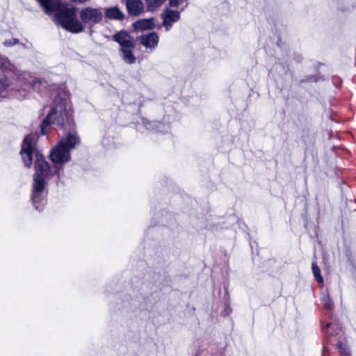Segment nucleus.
<instances>
[{
    "mask_svg": "<svg viewBox=\"0 0 356 356\" xmlns=\"http://www.w3.org/2000/svg\"><path fill=\"white\" fill-rule=\"evenodd\" d=\"M184 0H170V4L171 6H178L182 3Z\"/></svg>",
    "mask_w": 356,
    "mask_h": 356,
    "instance_id": "19",
    "label": "nucleus"
},
{
    "mask_svg": "<svg viewBox=\"0 0 356 356\" xmlns=\"http://www.w3.org/2000/svg\"><path fill=\"white\" fill-rule=\"evenodd\" d=\"M105 15L107 17L115 19L124 18L123 13L118 7H111L105 10Z\"/></svg>",
    "mask_w": 356,
    "mask_h": 356,
    "instance_id": "12",
    "label": "nucleus"
},
{
    "mask_svg": "<svg viewBox=\"0 0 356 356\" xmlns=\"http://www.w3.org/2000/svg\"><path fill=\"white\" fill-rule=\"evenodd\" d=\"M312 268L314 276L319 283H322L323 282V279L321 275V270L317 264L316 263H312Z\"/></svg>",
    "mask_w": 356,
    "mask_h": 356,
    "instance_id": "15",
    "label": "nucleus"
},
{
    "mask_svg": "<svg viewBox=\"0 0 356 356\" xmlns=\"http://www.w3.org/2000/svg\"><path fill=\"white\" fill-rule=\"evenodd\" d=\"M26 96H27L26 93L25 92L24 90H23V95H20L19 96H17V97L24 99V98H26Z\"/></svg>",
    "mask_w": 356,
    "mask_h": 356,
    "instance_id": "21",
    "label": "nucleus"
},
{
    "mask_svg": "<svg viewBox=\"0 0 356 356\" xmlns=\"http://www.w3.org/2000/svg\"><path fill=\"white\" fill-rule=\"evenodd\" d=\"M37 1L44 8V9L47 13H50L55 10L60 11L61 9L63 8H60V5H61L60 0H37ZM65 8L66 7H65L64 8ZM58 13L59 12H58L56 13V17H55L56 18V15L58 14Z\"/></svg>",
    "mask_w": 356,
    "mask_h": 356,
    "instance_id": "8",
    "label": "nucleus"
},
{
    "mask_svg": "<svg viewBox=\"0 0 356 356\" xmlns=\"http://www.w3.org/2000/svg\"><path fill=\"white\" fill-rule=\"evenodd\" d=\"M321 301L325 308L327 309H332L334 307V303L330 298L327 292L324 293L321 297Z\"/></svg>",
    "mask_w": 356,
    "mask_h": 356,
    "instance_id": "14",
    "label": "nucleus"
},
{
    "mask_svg": "<svg viewBox=\"0 0 356 356\" xmlns=\"http://www.w3.org/2000/svg\"><path fill=\"white\" fill-rule=\"evenodd\" d=\"M330 325V323L327 324V327H328Z\"/></svg>",
    "mask_w": 356,
    "mask_h": 356,
    "instance_id": "22",
    "label": "nucleus"
},
{
    "mask_svg": "<svg viewBox=\"0 0 356 356\" xmlns=\"http://www.w3.org/2000/svg\"><path fill=\"white\" fill-rule=\"evenodd\" d=\"M149 8H153L160 6L165 0H145Z\"/></svg>",
    "mask_w": 356,
    "mask_h": 356,
    "instance_id": "16",
    "label": "nucleus"
},
{
    "mask_svg": "<svg viewBox=\"0 0 356 356\" xmlns=\"http://www.w3.org/2000/svg\"><path fill=\"white\" fill-rule=\"evenodd\" d=\"M159 39L158 35L152 32L140 36L139 42L145 48L154 49L158 45Z\"/></svg>",
    "mask_w": 356,
    "mask_h": 356,
    "instance_id": "5",
    "label": "nucleus"
},
{
    "mask_svg": "<svg viewBox=\"0 0 356 356\" xmlns=\"http://www.w3.org/2000/svg\"><path fill=\"white\" fill-rule=\"evenodd\" d=\"M8 85L6 80L0 79V96L2 95L3 92L8 88Z\"/></svg>",
    "mask_w": 356,
    "mask_h": 356,
    "instance_id": "18",
    "label": "nucleus"
},
{
    "mask_svg": "<svg viewBox=\"0 0 356 356\" xmlns=\"http://www.w3.org/2000/svg\"><path fill=\"white\" fill-rule=\"evenodd\" d=\"M163 19V25L165 27L166 31H168L172 26V23L177 22L180 18V13L176 10L166 9L162 13Z\"/></svg>",
    "mask_w": 356,
    "mask_h": 356,
    "instance_id": "7",
    "label": "nucleus"
},
{
    "mask_svg": "<svg viewBox=\"0 0 356 356\" xmlns=\"http://www.w3.org/2000/svg\"><path fill=\"white\" fill-rule=\"evenodd\" d=\"M31 88L41 94H47L49 92L56 90V92L61 89H58L57 86L49 84L47 80L44 79H35L31 83Z\"/></svg>",
    "mask_w": 356,
    "mask_h": 356,
    "instance_id": "4",
    "label": "nucleus"
},
{
    "mask_svg": "<svg viewBox=\"0 0 356 356\" xmlns=\"http://www.w3.org/2000/svg\"><path fill=\"white\" fill-rule=\"evenodd\" d=\"M0 70L5 72H11L16 74L17 72V67L8 59L7 57L0 54Z\"/></svg>",
    "mask_w": 356,
    "mask_h": 356,
    "instance_id": "11",
    "label": "nucleus"
},
{
    "mask_svg": "<svg viewBox=\"0 0 356 356\" xmlns=\"http://www.w3.org/2000/svg\"><path fill=\"white\" fill-rule=\"evenodd\" d=\"M17 43H18V40L15 39V38H12V39H9V40H6L3 42V45L6 47H10Z\"/></svg>",
    "mask_w": 356,
    "mask_h": 356,
    "instance_id": "17",
    "label": "nucleus"
},
{
    "mask_svg": "<svg viewBox=\"0 0 356 356\" xmlns=\"http://www.w3.org/2000/svg\"><path fill=\"white\" fill-rule=\"evenodd\" d=\"M133 49L134 47L121 48L122 58L127 63L131 64L136 60V58L132 54Z\"/></svg>",
    "mask_w": 356,
    "mask_h": 356,
    "instance_id": "13",
    "label": "nucleus"
},
{
    "mask_svg": "<svg viewBox=\"0 0 356 356\" xmlns=\"http://www.w3.org/2000/svg\"><path fill=\"white\" fill-rule=\"evenodd\" d=\"M72 119V110L70 94L65 90H60L54 98L51 108L41 126L42 134H45V129L50 124H55L58 127H64L66 124L70 127Z\"/></svg>",
    "mask_w": 356,
    "mask_h": 356,
    "instance_id": "3",
    "label": "nucleus"
},
{
    "mask_svg": "<svg viewBox=\"0 0 356 356\" xmlns=\"http://www.w3.org/2000/svg\"><path fill=\"white\" fill-rule=\"evenodd\" d=\"M37 136L30 134L25 137L20 151L22 161L25 166L29 168L35 156V174L31 193L33 207L37 210H42L46 204L47 191L45 186L48 179L54 175L58 179L63 172V165L71 158L70 150L80 143V138L76 133H69L60 139L50 153V159L54 165L50 168L44 156L36 152Z\"/></svg>",
    "mask_w": 356,
    "mask_h": 356,
    "instance_id": "1",
    "label": "nucleus"
},
{
    "mask_svg": "<svg viewBox=\"0 0 356 356\" xmlns=\"http://www.w3.org/2000/svg\"><path fill=\"white\" fill-rule=\"evenodd\" d=\"M133 26L136 31H145L154 29L155 26L154 19H140L133 24Z\"/></svg>",
    "mask_w": 356,
    "mask_h": 356,
    "instance_id": "10",
    "label": "nucleus"
},
{
    "mask_svg": "<svg viewBox=\"0 0 356 356\" xmlns=\"http://www.w3.org/2000/svg\"><path fill=\"white\" fill-rule=\"evenodd\" d=\"M125 4L127 12L131 15L138 16L145 11L144 4L140 0H127Z\"/></svg>",
    "mask_w": 356,
    "mask_h": 356,
    "instance_id": "6",
    "label": "nucleus"
},
{
    "mask_svg": "<svg viewBox=\"0 0 356 356\" xmlns=\"http://www.w3.org/2000/svg\"><path fill=\"white\" fill-rule=\"evenodd\" d=\"M114 40L121 46V48L134 47L133 40L126 31H120L114 35Z\"/></svg>",
    "mask_w": 356,
    "mask_h": 356,
    "instance_id": "9",
    "label": "nucleus"
},
{
    "mask_svg": "<svg viewBox=\"0 0 356 356\" xmlns=\"http://www.w3.org/2000/svg\"><path fill=\"white\" fill-rule=\"evenodd\" d=\"M72 1L79 3H84L88 0H71Z\"/></svg>",
    "mask_w": 356,
    "mask_h": 356,
    "instance_id": "20",
    "label": "nucleus"
},
{
    "mask_svg": "<svg viewBox=\"0 0 356 356\" xmlns=\"http://www.w3.org/2000/svg\"><path fill=\"white\" fill-rule=\"evenodd\" d=\"M79 17L81 21L76 18L74 8H65L61 9L56 15V22L65 30L78 33L84 30V25L91 29L101 22L103 13L99 8L87 6L80 10Z\"/></svg>",
    "mask_w": 356,
    "mask_h": 356,
    "instance_id": "2",
    "label": "nucleus"
}]
</instances>
